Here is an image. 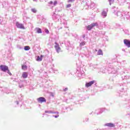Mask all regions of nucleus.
<instances>
[{
  "instance_id": "6",
  "label": "nucleus",
  "mask_w": 130,
  "mask_h": 130,
  "mask_svg": "<svg viewBox=\"0 0 130 130\" xmlns=\"http://www.w3.org/2000/svg\"><path fill=\"white\" fill-rule=\"evenodd\" d=\"M38 102L40 103H46V99L43 97H40L37 99Z\"/></svg>"
},
{
  "instance_id": "2",
  "label": "nucleus",
  "mask_w": 130,
  "mask_h": 130,
  "mask_svg": "<svg viewBox=\"0 0 130 130\" xmlns=\"http://www.w3.org/2000/svg\"><path fill=\"white\" fill-rule=\"evenodd\" d=\"M0 69L2 71L4 72H6L7 71H9V67L6 65H1Z\"/></svg>"
},
{
  "instance_id": "24",
  "label": "nucleus",
  "mask_w": 130,
  "mask_h": 130,
  "mask_svg": "<svg viewBox=\"0 0 130 130\" xmlns=\"http://www.w3.org/2000/svg\"><path fill=\"white\" fill-rule=\"evenodd\" d=\"M53 3H54V2H53L52 1L49 2V4H50V5H52Z\"/></svg>"
},
{
  "instance_id": "12",
  "label": "nucleus",
  "mask_w": 130,
  "mask_h": 130,
  "mask_svg": "<svg viewBox=\"0 0 130 130\" xmlns=\"http://www.w3.org/2000/svg\"><path fill=\"white\" fill-rule=\"evenodd\" d=\"M98 55H103V51H102L101 49L99 50V51L98 52Z\"/></svg>"
},
{
  "instance_id": "11",
  "label": "nucleus",
  "mask_w": 130,
  "mask_h": 130,
  "mask_svg": "<svg viewBox=\"0 0 130 130\" xmlns=\"http://www.w3.org/2000/svg\"><path fill=\"white\" fill-rule=\"evenodd\" d=\"M21 69H22V70L26 71L27 70V66H26V65H22V66H21Z\"/></svg>"
},
{
  "instance_id": "8",
  "label": "nucleus",
  "mask_w": 130,
  "mask_h": 130,
  "mask_svg": "<svg viewBox=\"0 0 130 130\" xmlns=\"http://www.w3.org/2000/svg\"><path fill=\"white\" fill-rule=\"evenodd\" d=\"M43 57H44V55H41V56H38L37 58V61H41L43 59Z\"/></svg>"
},
{
  "instance_id": "28",
  "label": "nucleus",
  "mask_w": 130,
  "mask_h": 130,
  "mask_svg": "<svg viewBox=\"0 0 130 130\" xmlns=\"http://www.w3.org/2000/svg\"><path fill=\"white\" fill-rule=\"evenodd\" d=\"M65 90H67V88H66V89Z\"/></svg>"
},
{
  "instance_id": "1",
  "label": "nucleus",
  "mask_w": 130,
  "mask_h": 130,
  "mask_svg": "<svg viewBox=\"0 0 130 130\" xmlns=\"http://www.w3.org/2000/svg\"><path fill=\"white\" fill-rule=\"evenodd\" d=\"M98 26H99V24H98V22L92 23H91V24H90L87 26L86 28H87V30H88V31H90L91 30V29H92V28H93V27H96Z\"/></svg>"
},
{
  "instance_id": "22",
  "label": "nucleus",
  "mask_w": 130,
  "mask_h": 130,
  "mask_svg": "<svg viewBox=\"0 0 130 130\" xmlns=\"http://www.w3.org/2000/svg\"><path fill=\"white\" fill-rule=\"evenodd\" d=\"M75 2V0H68V3H73Z\"/></svg>"
},
{
  "instance_id": "10",
  "label": "nucleus",
  "mask_w": 130,
  "mask_h": 130,
  "mask_svg": "<svg viewBox=\"0 0 130 130\" xmlns=\"http://www.w3.org/2000/svg\"><path fill=\"white\" fill-rule=\"evenodd\" d=\"M27 76H28V74L27 72H23V73H22V78H27Z\"/></svg>"
},
{
  "instance_id": "25",
  "label": "nucleus",
  "mask_w": 130,
  "mask_h": 130,
  "mask_svg": "<svg viewBox=\"0 0 130 130\" xmlns=\"http://www.w3.org/2000/svg\"><path fill=\"white\" fill-rule=\"evenodd\" d=\"M59 117V115H57V116H54V117L57 118V117Z\"/></svg>"
},
{
  "instance_id": "16",
  "label": "nucleus",
  "mask_w": 130,
  "mask_h": 130,
  "mask_svg": "<svg viewBox=\"0 0 130 130\" xmlns=\"http://www.w3.org/2000/svg\"><path fill=\"white\" fill-rule=\"evenodd\" d=\"M109 3H110V5H111L114 3V0H109Z\"/></svg>"
},
{
  "instance_id": "23",
  "label": "nucleus",
  "mask_w": 130,
  "mask_h": 130,
  "mask_svg": "<svg viewBox=\"0 0 130 130\" xmlns=\"http://www.w3.org/2000/svg\"><path fill=\"white\" fill-rule=\"evenodd\" d=\"M7 72H8V74L10 75V76H12V74L11 73V72H10V70L9 71H7Z\"/></svg>"
},
{
  "instance_id": "13",
  "label": "nucleus",
  "mask_w": 130,
  "mask_h": 130,
  "mask_svg": "<svg viewBox=\"0 0 130 130\" xmlns=\"http://www.w3.org/2000/svg\"><path fill=\"white\" fill-rule=\"evenodd\" d=\"M37 32H38V34H42V29H41V28H37Z\"/></svg>"
},
{
  "instance_id": "27",
  "label": "nucleus",
  "mask_w": 130,
  "mask_h": 130,
  "mask_svg": "<svg viewBox=\"0 0 130 130\" xmlns=\"http://www.w3.org/2000/svg\"><path fill=\"white\" fill-rule=\"evenodd\" d=\"M34 1H36L37 0H33Z\"/></svg>"
},
{
  "instance_id": "19",
  "label": "nucleus",
  "mask_w": 130,
  "mask_h": 130,
  "mask_svg": "<svg viewBox=\"0 0 130 130\" xmlns=\"http://www.w3.org/2000/svg\"><path fill=\"white\" fill-rule=\"evenodd\" d=\"M52 4L54 5V6H56V5H57V1L54 2V3Z\"/></svg>"
},
{
  "instance_id": "9",
  "label": "nucleus",
  "mask_w": 130,
  "mask_h": 130,
  "mask_svg": "<svg viewBox=\"0 0 130 130\" xmlns=\"http://www.w3.org/2000/svg\"><path fill=\"white\" fill-rule=\"evenodd\" d=\"M106 126H107L108 127H115V125H114V124L111 123L106 124Z\"/></svg>"
},
{
  "instance_id": "15",
  "label": "nucleus",
  "mask_w": 130,
  "mask_h": 130,
  "mask_svg": "<svg viewBox=\"0 0 130 130\" xmlns=\"http://www.w3.org/2000/svg\"><path fill=\"white\" fill-rule=\"evenodd\" d=\"M102 15L105 16V17H107V13L106 12H103V13Z\"/></svg>"
},
{
  "instance_id": "17",
  "label": "nucleus",
  "mask_w": 130,
  "mask_h": 130,
  "mask_svg": "<svg viewBox=\"0 0 130 130\" xmlns=\"http://www.w3.org/2000/svg\"><path fill=\"white\" fill-rule=\"evenodd\" d=\"M84 45H85V42H83L80 43V47L83 46Z\"/></svg>"
},
{
  "instance_id": "26",
  "label": "nucleus",
  "mask_w": 130,
  "mask_h": 130,
  "mask_svg": "<svg viewBox=\"0 0 130 130\" xmlns=\"http://www.w3.org/2000/svg\"><path fill=\"white\" fill-rule=\"evenodd\" d=\"M45 113H49V111H45Z\"/></svg>"
},
{
  "instance_id": "21",
  "label": "nucleus",
  "mask_w": 130,
  "mask_h": 130,
  "mask_svg": "<svg viewBox=\"0 0 130 130\" xmlns=\"http://www.w3.org/2000/svg\"><path fill=\"white\" fill-rule=\"evenodd\" d=\"M45 32L47 34H49V30L47 29H45Z\"/></svg>"
},
{
  "instance_id": "5",
  "label": "nucleus",
  "mask_w": 130,
  "mask_h": 130,
  "mask_svg": "<svg viewBox=\"0 0 130 130\" xmlns=\"http://www.w3.org/2000/svg\"><path fill=\"white\" fill-rule=\"evenodd\" d=\"M123 42L126 46L128 47V48H130V41L129 40L124 39Z\"/></svg>"
},
{
  "instance_id": "7",
  "label": "nucleus",
  "mask_w": 130,
  "mask_h": 130,
  "mask_svg": "<svg viewBox=\"0 0 130 130\" xmlns=\"http://www.w3.org/2000/svg\"><path fill=\"white\" fill-rule=\"evenodd\" d=\"M94 83H95V81H91L89 82L88 83H87L85 84V86L87 88L92 86V85H93V84H94Z\"/></svg>"
},
{
  "instance_id": "3",
  "label": "nucleus",
  "mask_w": 130,
  "mask_h": 130,
  "mask_svg": "<svg viewBox=\"0 0 130 130\" xmlns=\"http://www.w3.org/2000/svg\"><path fill=\"white\" fill-rule=\"evenodd\" d=\"M16 26L17 28L19 29H25V27H24V25L21 23H19V22H16Z\"/></svg>"
},
{
  "instance_id": "14",
  "label": "nucleus",
  "mask_w": 130,
  "mask_h": 130,
  "mask_svg": "<svg viewBox=\"0 0 130 130\" xmlns=\"http://www.w3.org/2000/svg\"><path fill=\"white\" fill-rule=\"evenodd\" d=\"M29 49H30V48L29 47V46H25V47H24V50L28 51V50H29Z\"/></svg>"
},
{
  "instance_id": "20",
  "label": "nucleus",
  "mask_w": 130,
  "mask_h": 130,
  "mask_svg": "<svg viewBox=\"0 0 130 130\" xmlns=\"http://www.w3.org/2000/svg\"><path fill=\"white\" fill-rule=\"evenodd\" d=\"M71 6H72V5L71 4H68V5H67L66 7L67 8H71Z\"/></svg>"
},
{
  "instance_id": "4",
  "label": "nucleus",
  "mask_w": 130,
  "mask_h": 130,
  "mask_svg": "<svg viewBox=\"0 0 130 130\" xmlns=\"http://www.w3.org/2000/svg\"><path fill=\"white\" fill-rule=\"evenodd\" d=\"M55 44H56V45L54 46L55 49H56V52H57V53L60 52L61 49L60 47H59V45L57 44V43H55Z\"/></svg>"
},
{
  "instance_id": "18",
  "label": "nucleus",
  "mask_w": 130,
  "mask_h": 130,
  "mask_svg": "<svg viewBox=\"0 0 130 130\" xmlns=\"http://www.w3.org/2000/svg\"><path fill=\"white\" fill-rule=\"evenodd\" d=\"M31 12H32L34 13H37V10H36V9H32Z\"/></svg>"
}]
</instances>
